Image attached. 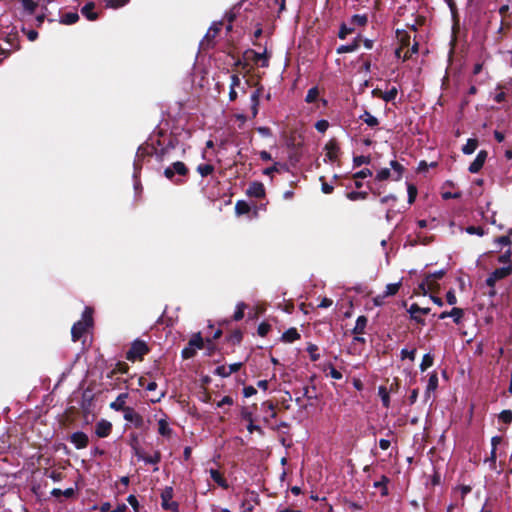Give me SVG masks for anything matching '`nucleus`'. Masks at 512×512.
Segmentation results:
<instances>
[{
	"mask_svg": "<svg viewBox=\"0 0 512 512\" xmlns=\"http://www.w3.org/2000/svg\"><path fill=\"white\" fill-rule=\"evenodd\" d=\"M92 309L86 308L82 314V319L76 322L72 329V340L76 342L85 333V331L92 325Z\"/></svg>",
	"mask_w": 512,
	"mask_h": 512,
	"instance_id": "1",
	"label": "nucleus"
},
{
	"mask_svg": "<svg viewBox=\"0 0 512 512\" xmlns=\"http://www.w3.org/2000/svg\"><path fill=\"white\" fill-rule=\"evenodd\" d=\"M390 166H391V169L393 170V172H391V170L389 168H382L381 170H379L377 172L376 180L384 181V180H387L390 178L395 181L400 180L402 177L403 171H404L403 166L395 160H392L390 162Z\"/></svg>",
	"mask_w": 512,
	"mask_h": 512,
	"instance_id": "2",
	"label": "nucleus"
},
{
	"mask_svg": "<svg viewBox=\"0 0 512 512\" xmlns=\"http://www.w3.org/2000/svg\"><path fill=\"white\" fill-rule=\"evenodd\" d=\"M148 351L147 345L145 342L136 340L133 342L130 350L127 352V359L130 361H135L141 359L143 355H145Z\"/></svg>",
	"mask_w": 512,
	"mask_h": 512,
	"instance_id": "3",
	"label": "nucleus"
},
{
	"mask_svg": "<svg viewBox=\"0 0 512 512\" xmlns=\"http://www.w3.org/2000/svg\"><path fill=\"white\" fill-rule=\"evenodd\" d=\"M203 347V340L201 335L195 334L192 336V338L189 340L188 347L184 348L182 350V356L185 359H189L194 356L197 349H201Z\"/></svg>",
	"mask_w": 512,
	"mask_h": 512,
	"instance_id": "4",
	"label": "nucleus"
},
{
	"mask_svg": "<svg viewBox=\"0 0 512 512\" xmlns=\"http://www.w3.org/2000/svg\"><path fill=\"white\" fill-rule=\"evenodd\" d=\"M511 271L512 266L509 263L501 268L495 269L486 279L487 285L493 288L497 281L506 278L510 275Z\"/></svg>",
	"mask_w": 512,
	"mask_h": 512,
	"instance_id": "5",
	"label": "nucleus"
},
{
	"mask_svg": "<svg viewBox=\"0 0 512 512\" xmlns=\"http://www.w3.org/2000/svg\"><path fill=\"white\" fill-rule=\"evenodd\" d=\"M172 498V487H166L161 493L162 507L165 510H169L171 512H178V504L177 502L173 501Z\"/></svg>",
	"mask_w": 512,
	"mask_h": 512,
	"instance_id": "6",
	"label": "nucleus"
},
{
	"mask_svg": "<svg viewBox=\"0 0 512 512\" xmlns=\"http://www.w3.org/2000/svg\"><path fill=\"white\" fill-rule=\"evenodd\" d=\"M187 173V168L183 162L177 161L174 162L171 166L167 167L164 170V175L166 178L172 180L175 174L185 175Z\"/></svg>",
	"mask_w": 512,
	"mask_h": 512,
	"instance_id": "7",
	"label": "nucleus"
},
{
	"mask_svg": "<svg viewBox=\"0 0 512 512\" xmlns=\"http://www.w3.org/2000/svg\"><path fill=\"white\" fill-rule=\"evenodd\" d=\"M70 441L76 449H84L88 446L89 438L84 432L77 431L70 436Z\"/></svg>",
	"mask_w": 512,
	"mask_h": 512,
	"instance_id": "8",
	"label": "nucleus"
},
{
	"mask_svg": "<svg viewBox=\"0 0 512 512\" xmlns=\"http://www.w3.org/2000/svg\"><path fill=\"white\" fill-rule=\"evenodd\" d=\"M124 419L133 423L137 428L143 425V418L131 407L124 409Z\"/></svg>",
	"mask_w": 512,
	"mask_h": 512,
	"instance_id": "9",
	"label": "nucleus"
},
{
	"mask_svg": "<svg viewBox=\"0 0 512 512\" xmlns=\"http://www.w3.org/2000/svg\"><path fill=\"white\" fill-rule=\"evenodd\" d=\"M111 430L112 424L107 420L102 419L96 423L95 434L100 438L107 437L111 433Z\"/></svg>",
	"mask_w": 512,
	"mask_h": 512,
	"instance_id": "10",
	"label": "nucleus"
},
{
	"mask_svg": "<svg viewBox=\"0 0 512 512\" xmlns=\"http://www.w3.org/2000/svg\"><path fill=\"white\" fill-rule=\"evenodd\" d=\"M247 194L252 197L262 198L265 195L264 185L260 182H253L250 184Z\"/></svg>",
	"mask_w": 512,
	"mask_h": 512,
	"instance_id": "11",
	"label": "nucleus"
},
{
	"mask_svg": "<svg viewBox=\"0 0 512 512\" xmlns=\"http://www.w3.org/2000/svg\"><path fill=\"white\" fill-rule=\"evenodd\" d=\"M128 398L127 393H121L118 395V397L110 404V408L115 411H123L124 409H127L128 407L125 406L126 400Z\"/></svg>",
	"mask_w": 512,
	"mask_h": 512,
	"instance_id": "12",
	"label": "nucleus"
},
{
	"mask_svg": "<svg viewBox=\"0 0 512 512\" xmlns=\"http://www.w3.org/2000/svg\"><path fill=\"white\" fill-rule=\"evenodd\" d=\"M326 156L329 158L330 161H335L339 154V147L338 144L331 140L329 141L326 146Z\"/></svg>",
	"mask_w": 512,
	"mask_h": 512,
	"instance_id": "13",
	"label": "nucleus"
},
{
	"mask_svg": "<svg viewBox=\"0 0 512 512\" xmlns=\"http://www.w3.org/2000/svg\"><path fill=\"white\" fill-rule=\"evenodd\" d=\"M463 316V310L460 309V308H457V307H454L451 311L447 312H442L440 315H439V318L440 319H445V318H448V317H451L453 318L454 322L455 323H459L460 319L462 318Z\"/></svg>",
	"mask_w": 512,
	"mask_h": 512,
	"instance_id": "14",
	"label": "nucleus"
},
{
	"mask_svg": "<svg viewBox=\"0 0 512 512\" xmlns=\"http://www.w3.org/2000/svg\"><path fill=\"white\" fill-rule=\"evenodd\" d=\"M437 387H438V376H437V374L435 372H433L429 376L428 383H427V386H426L425 396L427 398H429L430 394L432 392H434L437 389Z\"/></svg>",
	"mask_w": 512,
	"mask_h": 512,
	"instance_id": "15",
	"label": "nucleus"
},
{
	"mask_svg": "<svg viewBox=\"0 0 512 512\" xmlns=\"http://www.w3.org/2000/svg\"><path fill=\"white\" fill-rule=\"evenodd\" d=\"M95 5L92 2L87 3L81 9V13L90 21L96 20L98 15L94 12Z\"/></svg>",
	"mask_w": 512,
	"mask_h": 512,
	"instance_id": "16",
	"label": "nucleus"
},
{
	"mask_svg": "<svg viewBox=\"0 0 512 512\" xmlns=\"http://www.w3.org/2000/svg\"><path fill=\"white\" fill-rule=\"evenodd\" d=\"M367 318L365 316H359L356 320L355 326L353 328V333L356 335H361L365 332V328L367 326Z\"/></svg>",
	"mask_w": 512,
	"mask_h": 512,
	"instance_id": "17",
	"label": "nucleus"
},
{
	"mask_svg": "<svg viewBox=\"0 0 512 512\" xmlns=\"http://www.w3.org/2000/svg\"><path fill=\"white\" fill-rule=\"evenodd\" d=\"M210 473V476L211 478L222 488L224 489H227L228 488V483L227 481L225 480V478L222 476V474L215 470V469H210L209 471Z\"/></svg>",
	"mask_w": 512,
	"mask_h": 512,
	"instance_id": "18",
	"label": "nucleus"
},
{
	"mask_svg": "<svg viewBox=\"0 0 512 512\" xmlns=\"http://www.w3.org/2000/svg\"><path fill=\"white\" fill-rule=\"evenodd\" d=\"M251 111L252 116L255 117L258 113V106H259V100H260V90H256L252 93L251 97Z\"/></svg>",
	"mask_w": 512,
	"mask_h": 512,
	"instance_id": "19",
	"label": "nucleus"
},
{
	"mask_svg": "<svg viewBox=\"0 0 512 512\" xmlns=\"http://www.w3.org/2000/svg\"><path fill=\"white\" fill-rule=\"evenodd\" d=\"M300 338V335L298 333V331L295 329V328H290L288 329L286 332H284V334L282 335V339L285 341V342H288V343H291V342H294L295 340L299 339Z\"/></svg>",
	"mask_w": 512,
	"mask_h": 512,
	"instance_id": "20",
	"label": "nucleus"
},
{
	"mask_svg": "<svg viewBox=\"0 0 512 512\" xmlns=\"http://www.w3.org/2000/svg\"><path fill=\"white\" fill-rule=\"evenodd\" d=\"M360 119L365 122L370 127H375L379 124L378 119L370 114L368 111H365L361 116Z\"/></svg>",
	"mask_w": 512,
	"mask_h": 512,
	"instance_id": "21",
	"label": "nucleus"
},
{
	"mask_svg": "<svg viewBox=\"0 0 512 512\" xmlns=\"http://www.w3.org/2000/svg\"><path fill=\"white\" fill-rule=\"evenodd\" d=\"M252 60L262 67L268 66V58L265 53L251 52Z\"/></svg>",
	"mask_w": 512,
	"mask_h": 512,
	"instance_id": "22",
	"label": "nucleus"
},
{
	"mask_svg": "<svg viewBox=\"0 0 512 512\" xmlns=\"http://www.w3.org/2000/svg\"><path fill=\"white\" fill-rule=\"evenodd\" d=\"M158 432L162 436L169 437L171 435V428L166 420L161 419L158 422Z\"/></svg>",
	"mask_w": 512,
	"mask_h": 512,
	"instance_id": "23",
	"label": "nucleus"
},
{
	"mask_svg": "<svg viewBox=\"0 0 512 512\" xmlns=\"http://www.w3.org/2000/svg\"><path fill=\"white\" fill-rule=\"evenodd\" d=\"M477 140L476 139H468L466 144L463 146L462 151L464 154L470 155L474 153L477 148Z\"/></svg>",
	"mask_w": 512,
	"mask_h": 512,
	"instance_id": "24",
	"label": "nucleus"
},
{
	"mask_svg": "<svg viewBox=\"0 0 512 512\" xmlns=\"http://www.w3.org/2000/svg\"><path fill=\"white\" fill-rule=\"evenodd\" d=\"M378 394L382 400L383 406L388 408L390 406V397L386 387L380 386L378 388Z\"/></svg>",
	"mask_w": 512,
	"mask_h": 512,
	"instance_id": "25",
	"label": "nucleus"
},
{
	"mask_svg": "<svg viewBox=\"0 0 512 512\" xmlns=\"http://www.w3.org/2000/svg\"><path fill=\"white\" fill-rule=\"evenodd\" d=\"M433 362H434L433 356L430 353L425 354L420 363V370L421 371L427 370L429 367H431L433 365Z\"/></svg>",
	"mask_w": 512,
	"mask_h": 512,
	"instance_id": "26",
	"label": "nucleus"
},
{
	"mask_svg": "<svg viewBox=\"0 0 512 512\" xmlns=\"http://www.w3.org/2000/svg\"><path fill=\"white\" fill-rule=\"evenodd\" d=\"M502 442V438L500 436H494L492 439H491V445H492V450H491V456H490V461L495 463L496 461V448L497 446Z\"/></svg>",
	"mask_w": 512,
	"mask_h": 512,
	"instance_id": "27",
	"label": "nucleus"
},
{
	"mask_svg": "<svg viewBox=\"0 0 512 512\" xmlns=\"http://www.w3.org/2000/svg\"><path fill=\"white\" fill-rule=\"evenodd\" d=\"M79 15L77 13H66L62 16L61 23L71 25L77 22Z\"/></svg>",
	"mask_w": 512,
	"mask_h": 512,
	"instance_id": "28",
	"label": "nucleus"
},
{
	"mask_svg": "<svg viewBox=\"0 0 512 512\" xmlns=\"http://www.w3.org/2000/svg\"><path fill=\"white\" fill-rule=\"evenodd\" d=\"M357 48H358V43L355 41L351 44L341 45L340 47L337 48V53H339V54L350 53V52H354L355 50H357Z\"/></svg>",
	"mask_w": 512,
	"mask_h": 512,
	"instance_id": "29",
	"label": "nucleus"
},
{
	"mask_svg": "<svg viewBox=\"0 0 512 512\" xmlns=\"http://www.w3.org/2000/svg\"><path fill=\"white\" fill-rule=\"evenodd\" d=\"M286 166L284 164H281L279 162H276L274 163L273 166L271 167H268L266 169H264L263 171V174L267 175V176H272L273 173L275 172H280L282 169H284Z\"/></svg>",
	"mask_w": 512,
	"mask_h": 512,
	"instance_id": "30",
	"label": "nucleus"
},
{
	"mask_svg": "<svg viewBox=\"0 0 512 512\" xmlns=\"http://www.w3.org/2000/svg\"><path fill=\"white\" fill-rule=\"evenodd\" d=\"M400 286H401V282L388 284L386 286L384 296L386 297V296L395 295L398 292Z\"/></svg>",
	"mask_w": 512,
	"mask_h": 512,
	"instance_id": "31",
	"label": "nucleus"
},
{
	"mask_svg": "<svg viewBox=\"0 0 512 512\" xmlns=\"http://www.w3.org/2000/svg\"><path fill=\"white\" fill-rule=\"evenodd\" d=\"M235 211L238 215L246 214L250 211V206L245 201H238L235 205Z\"/></svg>",
	"mask_w": 512,
	"mask_h": 512,
	"instance_id": "32",
	"label": "nucleus"
},
{
	"mask_svg": "<svg viewBox=\"0 0 512 512\" xmlns=\"http://www.w3.org/2000/svg\"><path fill=\"white\" fill-rule=\"evenodd\" d=\"M214 168L210 164H201L197 167V171L202 177L208 176L213 172Z\"/></svg>",
	"mask_w": 512,
	"mask_h": 512,
	"instance_id": "33",
	"label": "nucleus"
},
{
	"mask_svg": "<svg viewBox=\"0 0 512 512\" xmlns=\"http://www.w3.org/2000/svg\"><path fill=\"white\" fill-rule=\"evenodd\" d=\"M245 308H246V306L244 303L241 302V303L237 304L236 311L233 316L234 320L239 321L244 317Z\"/></svg>",
	"mask_w": 512,
	"mask_h": 512,
	"instance_id": "34",
	"label": "nucleus"
},
{
	"mask_svg": "<svg viewBox=\"0 0 512 512\" xmlns=\"http://www.w3.org/2000/svg\"><path fill=\"white\" fill-rule=\"evenodd\" d=\"M318 95H319L318 89L316 87H313L308 90L305 100L308 103H312V102L316 101Z\"/></svg>",
	"mask_w": 512,
	"mask_h": 512,
	"instance_id": "35",
	"label": "nucleus"
},
{
	"mask_svg": "<svg viewBox=\"0 0 512 512\" xmlns=\"http://www.w3.org/2000/svg\"><path fill=\"white\" fill-rule=\"evenodd\" d=\"M424 282H425L426 286L429 287V291H435L439 288V284H438L437 280L432 279V276H427L424 279Z\"/></svg>",
	"mask_w": 512,
	"mask_h": 512,
	"instance_id": "36",
	"label": "nucleus"
},
{
	"mask_svg": "<svg viewBox=\"0 0 512 512\" xmlns=\"http://www.w3.org/2000/svg\"><path fill=\"white\" fill-rule=\"evenodd\" d=\"M22 5L24 10L29 14H32L36 8V3L33 0H22Z\"/></svg>",
	"mask_w": 512,
	"mask_h": 512,
	"instance_id": "37",
	"label": "nucleus"
},
{
	"mask_svg": "<svg viewBox=\"0 0 512 512\" xmlns=\"http://www.w3.org/2000/svg\"><path fill=\"white\" fill-rule=\"evenodd\" d=\"M396 95H397V89L392 88L382 94V99L386 102H389V101L394 100Z\"/></svg>",
	"mask_w": 512,
	"mask_h": 512,
	"instance_id": "38",
	"label": "nucleus"
},
{
	"mask_svg": "<svg viewBox=\"0 0 512 512\" xmlns=\"http://www.w3.org/2000/svg\"><path fill=\"white\" fill-rule=\"evenodd\" d=\"M415 356H416V349L408 350V349L404 348L401 350V358L402 359L408 358L411 361H414Z\"/></svg>",
	"mask_w": 512,
	"mask_h": 512,
	"instance_id": "39",
	"label": "nucleus"
},
{
	"mask_svg": "<svg viewBox=\"0 0 512 512\" xmlns=\"http://www.w3.org/2000/svg\"><path fill=\"white\" fill-rule=\"evenodd\" d=\"M108 7L119 8L124 6L129 0H104Z\"/></svg>",
	"mask_w": 512,
	"mask_h": 512,
	"instance_id": "40",
	"label": "nucleus"
},
{
	"mask_svg": "<svg viewBox=\"0 0 512 512\" xmlns=\"http://www.w3.org/2000/svg\"><path fill=\"white\" fill-rule=\"evenodd\" d=\"M353 163L355 166H361L363 164H369L370 163V157L369 156H356L353 159Z\"/></svg>",
	"mask_w": 512,
	"mask_h": 512,
	"instance_id": "41",
	"label": "nucleus"
},
{
	"mask_svg": "<svg viewBox=\"0 0 512 512\" xmlns=\"http://www.w3.org/2000/svg\"><path fill=\"white\" fill-rule=\"evenodd\" d=\"M499 419L504 423H510L512 421V411L504 410L499 414Z\"/></svg>",
	"mask_w": 512,
	"mask_h": 512,
	"instance_id": "42",
	"label": "nucleus"
},
{
	"mask_svg": "<svg viewBox=\"0 0 512 512\" xmlns=\"http://www.w3.org/2000/svg\"><path fill=\"white\" fill-rule=\"evenodd\" d=\"M483 165H484L483 163H481L479 160H477L475 158L474 161L469 166V171L471 173H477V172H479L481 170Z\"/></svg>",
	"mask_w": 512,
	"mask_h": 512,
	"instance_id": "43",
	"label": "nucleus"
},
{
	"mask_svg": "<svg viewBox=\"0 0 512 512\" xmlns=\"http://www.w3.org/2000/svg\"><path fill=\"white\" fill-rule=\"evenodd\" d=\"M470 491H471V487H470V486H466V485L460 486V487H458V488H456V489L454 490V492H455L456 494H459V495H460V497H461L462 499H464V497H465L468 493H470Z\"/></svg>",
	"mask_w": 512,
	"mask_h": 512,
	"instance_id": "44",
	"label": "nucleus"
},
{
	"mask_svg": "<svg viewBox=\"0 0 512 512\" xmlns=\"http://www.w3.org/2000/svg\"><path fill=\"white\" fill-rule=\"evenodd\" d=\"M347 197L352 200V201H355V200H359V199H365L367 197V193L366 192H350Z\"/></svg>",
	"mask_w": 512,
	"mask_h": 512,
	"instance_id": "45",
	"label": "nucleus"
},
{
	"mask_svg": "<svg viewBox=\"0 0 512 512\" xmlns=\"http://www.w3.org/2000/svg\"><path fill=\"white\" fill-rule=\"evenodd\" d=\"M466 232L471 235L483 236L484 230L481 227L469 226L466 228Z\"/></svg>",
	"mask_w": 512,
	"mask_h": 512,
	"instance_id": "46",
	"label": "nucleus"
},
{
	"mask_svg": "<svg viewBox=\"0 0 512 512\" xmlns=\"http://www.w3.org/2000/svg\"><path fill=\"white\" fill-rule=\"evenodd\" d=\"M329 127V123L326 120H319L315 124V128L321 132L324 133Z\"/></svg>",
	"mask_w": 512,
	"mask_h": 512,
	"instance_id": "47",
	"label": "nucleus"
},
{
	"mask_svg": "<svg viewBox=\"0 0 512 512\" xmlns=\"http://www.w3.org/2000/svg\"><path fill=\"white\" fill-rule=\"evenodd\" d=\"M367 22V17L365 15H354L352 17V23L357 24L359 26L365 25Z\"/></svg>",
	"mask_w": 512,
	"mask_h": 512,
	"instance_id": "48",
	"label": "nucleus"
},
{
	"mask_svg": "<svg viewBox=\"0 0 512 512\" xmlns=\"http://www.w3.org/2000/svg\"><path fill=\"white\" fill-rule=\"evenodd\" d=\"M307 351L309 352L310 356H311V359L313 361H316L319 359V354L317 353V346L314 345V344H310L308 347H307Z\"/></svg>",
	"mask_w": 512,
	"mask_h": 512,
	"instance_id": "49",
	"label": "nucleus"
},
{
	"mask_svg": "<svg viewBox=\"0 0 512 512\" xmlns=\"http://www.w3.org/2000/svg\"><path fill=\"white\" fill-rule=\"evenodd\" d=\"M429 291V287L426 286L425 282H421L419 285H418V288L417 290L415 291V294L417 295H423V296H426L428 294Z\"/></svg>",
	"mask_w": 512,
	"mask_h": 512,
	"instance_id": "50",
	"label": "nucleus"
},
{
	"mask_svg": "<svg viewBox=\"0 0 512 512\" xmlns=\"http://www.w3.org/2000/svg\"><path fill=\"white\" fill-rule=\"evenodd\" d=\"M370 176H372V171L370 169L365 168V169H362L361 171L355 173L353 177L363 179V178H367Z\"/></svg>",
	"mask_w": 512,
	"mask_h": 512,
	"instance_id": "51",
	"label": "nucleus"
},
{
	"mask_svg": "<svg viewBox=\"0 0 512 512\" xmlns=\"http://www.w3.org/2000/svg\"><path fill=\"white\" fill-rule=\"evenodd\" d=\"M143 460L149 464H157L160 461V454L155 453L153 456L144 457Z\"/></svg>",
	"mask_w": 512,
	"mask_h": 512,
	"instance_id": "52",
	"label": "nucleus"
},
{
	"mask_svg": "<svg viewBox=\"0 0 512 512\" xmlns=\"http://www.w3.org/2000/svg\"><path fill=\"white\" fill-rule=\"evenodd\" d=\"M416 194H417L416 188L412 185H409L408 186V197H409L408 201L410 204L414 202Z\"/></svg>",
	"mask_w": 512,
	"mask_h": 512,
	"instance_id": "53",
	"label": "nucleus"
},
{
	"mask_svg": "<svg viewBox=\"0 0 512 512\" xmlns=\"http://www.w3.org/2000/svg\"><path fill=\"white\" fill-rule=\"evenodd\" d=\"M446 300H447V303H448L449 305H454V304H456V302H457V298H456V295H455L454 291L450 290V291H448V292H447V294H446Z\"/></svg>",
	"mask_w": 512,
	"mask_h": 512,
	"instance_id": "54",
	"label": "nucleus"
},
{
	"mask_svg": "<svg viewBox=\"0 0 512 512\" xmlns=\"http://www.w3.org/2000/svg\"><path fill=\"white\" fill-rule=\"evenodd\" d=\"M421 307L417 304H412L408 310V312L411 314L412 318L417 319L416 314L420 313Z\"/></svg>",
	"mask_w": 512,
	"mask_h": 512,
	"instance_id": "55",
	"label": "nucleus"
},
{
	"mask_svg": "<svg viewBox=\"0 0 512 512\" xmlns=\"http://www.w3.org/2000/svg\"><path fill=\"white\" fill-rule=\"evenodd\" d=\"M262 407L270 412L271 417H275L276 413L274 411V405L271 402H264Z\"/></svg>",
	"mask_w": 512,
	"mask_h": 512,
	"instance_id": "56",
	"label": "nucleus"
},
{
	"mask_svg": "<svg viewBox=\"0 0 512 512\" xmlns=\"http://www.w3.org/2000/svg\"><path fill=\"white\" fill-rule=\"evenodd\" d=\"M269 329H270V326L268 324L262 323L258 327V333L261 336H265L268 333Z\"/></svg>",
	"mask_w": 512,
	"mask_h": 512,
	"instance_id": "57",
	"label": "nucleus"
},
{
	"mask_svg": "<svg viewBox=\"0 0 512 512\" xmlns=\"http://www.w3.org/2000/svg\"><path fill=\"white\" fill-rule=\"evenodd\" d=\"M233 404V399L230 397V396H225L223 397L218 403H217V406L218 407H221L223 405H232Z\"/></svg>",
	"mask_w": 512,
	"mask_h": 512,
	"instance_id": "58",
	"label": "nucleus"
},
{
	"mask_svg": "<svg viewBox=\"0 0 512 512\" xmlns=\"http://www.w3.org/2000/svg\"><path fill=\"white\" fill-rule=\"evenodd\" d=\"M216 372L218 375L222 376V377H227L230 375V373L228 372V367L227 366H220L216 369Z\"/></svg>",
	"mask_w": 512,
	"mask_h": 512,
	"instance_id": "59",
	"label": "nucleus"
},
{
	"mask_svg": "<svg viewBox=\"0 0 512 512\" xmlns=\"http://www.w3.org/2000/svg\"><path fill=\"white\" fill-rule=\"evenodd\" d=\"M333 304V301L329 298L324 297L319 303L318 307L320 308H328Z\"/></svg>",
	"mask_w": 512,
	"mask_h": 512,
	"instance_id": "60",
	"label": "nucleus"
},
{
	"mask_svg": "<svg viewBox=\"0 0 512 512\" xmlns=\"http://www.w3.org/2000/svg\"><path fill=\"white\" fill-rule=\"evenodd\" d=\"M127 501L135 510H137V508H138V500H137V498L134 495H129L128 498H127Z\"/></svg>",
	"mask_w": 512,
	"mask_h": 512,
	"instance_id": "61",
	"label": "nucleus"
},
{
	"mask_svg": "<svg viewBox=\"0 0 512 512\" xmlns=\"http://www.w3.org/2000/svg\"><path fill=\"white\" fill-rule=\"evenodd\" d=\"M321 189H322L323 193L330 194L333 191V186L328 184V183H326V182H322Z\"/></svg>",
	"mask_w": 512,
	"mask_h": 512,
	"instance_id": "62",
	"label": "nucleus"
},
{
	"mask_svg": "<svg viewBox=\"0 0 512 512\" xmlns=\"http://www.w3.org/2000/svg\"><path fill=\"white\" fill-rule=\"evenodd\" d=\"M352 32V29L347 28L346 26H342L339 32V37L344 39L348 34Z\"/></svg>",
	"mask_w": 512,
	"mask_h": 512,
	"instance_id": "63",
	"label": "nucleus"
},
{
	"mask_svg": "<svg viewBox=\"0 0 512 512\" xmlns=\"http://www.w3.org/2000/svg\"><path fill=\"white\" fill-rule=\"evenodd\" d=\"M243 392H244L245 397H250V396L256 394V389L252 386H249V387H245Z\"/></svg>",
	"mask_w": 512,
	"mask_h": 512,
	"instance_id": "64",
	"label": "nucleus"
}]
</instances>
